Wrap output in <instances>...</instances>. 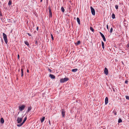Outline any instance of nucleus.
<instances>
[{
    "label": "nucleus",
    "instance_id": "5",
    "mask_svg": "<svg viewBox=\"0 0 129 129\" xmlns=\"http://www.w3.org/2000/svg\"><path fill=\"white\" fill-rule=\"evenodd\" d=\"M48 9L49 10V18H51L52 17V12L51 11V10L50 8V7H49L48 8Z\"/></svg>",
    "mask_w": 129,
    "mask_h": 129
},
{
    "label": "nucleus",
    "instance_id": "31",
    "mask_svg": "<svg viewBox=\"0 0 129 129\" xmlns=\"http://www.w3.org/2000/svg\"><path fill=\"white\" fill-rule=\"evenodd\" d=\"M22 123H21L19 124H17V126H18V127H20L22 125Z\"/></svg>",
    "mask_w": 129,
    "mask_h": 129
},
{
    "label": "nucleus",
    "instance_id": "24",
    "mask_svg": "<svg viewBox=\"0 0 129 129\" xmlns=\"http://www.w3.org/2000/svg\"><path fill=\"white\" fill-rule=\"evenodd\" d=\"M61 10L63 12H64V8L63 7H61Z\"/></svg>",
    "mask_w": 129,
    "mask_h": 129
},
{
    "label": "nucleus",
    "instance_id": "30",
    "mask_svg": "<svg viewBox=\"0 0 129 129\" xmlns=\"http://www.w3.org/2000/svg\"><path fill=\"white\" fill-rule=\"evenodd\" d=\"M125 97L126 99L129 100V96L128 95H126Z\"/></svg>",
    "mask_w": 129,
    "mask_h": 129
},
{
    "label": "nucleus",
    "instance_id": "33",
    "mask_svg": "<svg viewBox=\"0 0 129 129\" xmlns=\"http://www.w3.org/2000/svg\"><path fill=\"white\" fill-rule=\"evenodd\" d=\"M126 47L127 48V49H128L127 50H129L128 48L129 47V43L127 44Z\"/></svg>",
    "mask_w": 129,
    "mask_h": 129
},
{
    "label": "nucleus",
    "instance_id": "7",
    "mask_svg": "<svg viewBox=\"0 0 129 129\" xmlns=\"http://www.w3.org/2000/svg\"><path fill=\"white\" fill-rule=\"evenodd\" d=\"M99 33H100V35H101V37L103 38V41L105 42H106V39L105 38L104 36V35L102 33H101V32H100Z\"/></svg>",
    "mask_w": 129,
    "mask_h": 129
},
{
    "label": "nucleus",
    "instance_id": "26",
    "mask_svg": "<svg viewBox=\"0 0 129 129\" xmlns=\"http://www.w3.org/2000/svg\"><path fill=\"white\" fill-rule=\"evenodd\" d=\"M122 120L120 118L118 119V122L119 123H121V122H122Z\"/></svg>",
    "mask_w": 129,
    "mask_h": 129
},
{
    "label": "nucleus",
    "instance_id": "41",
    "mask_svg": "<svg viewBox=\"0 0 129 129\" xmlns=\"http://www.w3.org/2000/svg\"><path fill=\"white\" fill-rule=\"evenodd\" d=\"M1 41L2 42V43H3V40L2 38H1Z\"/></svg>",
    "mask_w": 129,
    "mask_h": 129
},
{
    "label": "nucleus",
    "instance_id": "17",
    "mask_svg": "<svg viewBox=\"0 0 129 129\" xmlns=\"http://www.w3.org/2000/svg\"><path fill=\"white\" fill-rule=\"evenodd\" d=\"M31 107L30 106L28 108V110H27V112H29L31 110Z\"/></svg>",
    "mask_w": 129,
    "mask_h": 129
},
{
    "label": "nucleus",
    "instance_id": "9",
    "mask_svg": "<svg viewBox=\"0 0 129 129\" xmlns=\"http://www.w3.org/2000/svg\"><path fill=\"white\" fill-rule=\"evenodd\" d=\"M104 72V74H105L106 75H107L108 74V70L107 68H105Z\"/></svg>",
    "mask_w": 129,
    "mask_h": 129
},
{
    "label": "nucleus",
    "instance_id": "22",
    "mask_svg": "<svg viewBox=\"0 0 129 129\" xmlns=\"http://www.w3.org/2000/svg\"><path fill=\"white\" fill-rule=\"evenodd\" d=\"M112 18L113 19H114L115 18V16L114 14L113 13L112 15Z\"/></svg>",
    "mask_w": 129,
    "mask_h": 129
},
{
    "label": "nucleus",
    "instance_id": "43",
    "mask_svg": "<svg viewBox=\"0 0 129 129\" xmlns=\"http://www.w3.org/2000/svg\"><path fill=\"white\" fill-rule=\"evenodd\" d=\"M27 72L28 73H29V70H28V69H27Z\"/></svg>",
    "mask_w": 129,
    "mask_h": 129
},
{
    "label": "nucleus",
    "instance_id": "23",
    "mask_svg": "<svg viewBox=\"0 0 129 129\" xmlns=\"http://www.w3.org/2000/svg\"><path fill=\"white\" fill-rule=\"evenodd\" d=\"M7 21L8 22H11V23L12 22V21L10 19H7Z\"/></svg>",
    "mask_w": 129,
    "mask_h": 129
},
{
    "label": "nucleus",
    "instance_id": "2",
    "mask_svg": "<svg viewBox=\"0 0 129 129\" xmlns=\"http://www.w3.org/2000/svg\"><path fill=\"white\" fill-rule=\"evenodd\" d=\"M69 80L68 78H64L61 79L60 80V83H63L68 81Z\"/></svg>",
    "mask_w": 129,
    "mask_h": 129
},
{
    "label": "nucleus",
    "instance_id": "18",
    "mask_svg": "<svg viewBox=\"0 0 129 129\" xmlns=\"http://www.w3.org/2000/svg\"><path fill=\"white\" fill-rule=\"evenodd\" d=\"M21 77H22L23 76V70L22 68L21 69Z\"/></svg>",
    "mask_w": 129,
    "mask_h": 129
},
{
    "label": "nucleus",
    "instance_id": "3",
    "mask_svg": "<svg viewBox=\"0 0 129 129\" xmlns=\"http://www.w3.org/2000/svg\"><path fill=\"white\" fill-rule=\"evenodd\" d=\"M25 107V106L24 105H22L21 106L19 107V109L20 111H22L24 109Z\"/></svg>",
    "mask_w": 129,
    "mask_h": 129
},
{
    "label": "nucleus",
    "instance_id": "34",
    "mask_svg": "<svg viewBox=\"0 0 129 129\" xmlns=\"http://www.w3.org/2000/svg\"><path fill=\"white\" fill-rule=\"evenodd\" d=\"M113 29L112 27H111L110 29V32L111 33H112L113 31Z\"/></svg>",
    "mask_w": 129,
    "mask_h": 129
},
{
    "label": "nucleus",
    "instance_id": "14",
    "mask_svg": "<svg viewBox=\"0 0 129 129\" xmlns=\"http://www.w3.org/2000/svg\"><path fill=\"white\" fill-rule=\"evenodd\" d=\"M0 122H1V123H2V124H3L4 123V119L3 118H1V119L0 120Z\"/></svg>",
    "mask_w": 129,
    "mask_h": 129
},
{
    "label": "nucleus",
    "instance_id": "10",
    "mask_svg": "<svg viewBox=\"0 0 129 129\" xmlns=\"http://www.w3.org/2000/svg\"><path fill=\"white\" fill-rule=\"evenodd\" d=\"M108 102V98L107 97H106L105 99V104L106 105L107 104Z\"/></svg>",
    "mask_w": 129,
    "mask_h": 129
},
{
    "label": "nucleus",
    "instance_id": "46",
    "mask_svg": "<svg viewBox=\"0 0 129 129\" xmlns=\"http://www.w3.org/2000/svg\"><path fill=\"white\" fill-rule=\"evenodd\" d=\"M49 124H50V121H49Z\"/></svg>",
    "mask_w": 129,
    "mask_h": 129
},
{
    "label": "nucleus",
    "instance_id": "37",
    "mask_svg": "<svg viewBox=\"0 0 129 129\" xmlns=\"http://www.w3.org/2000/svg\"><path fill=\"white\" fill-rule=\"evenodd\" d=\"M128 81L127 80H125V84H127Z\"/></svg>",
    "mask_w": 129,
    "mask_h": 129
},
{
    "label": "nucleus",
    "instance_id": "4",
    "mask_svg": "<svg viewBox=\"0 0 129 129\" xmlns=\"http://www.w3.org/2000/svg\"><path fill=\"white\" fill-rule=\"evenodd\" d=\"M90 8L92 14L94 16L95 14V12L94 9L92 7H90Z\"/></svg>",
    "mask_w": 129,
    "mask_h": 129
},
{
    "label": "nucleus",
    "instance_id": "20",
    "mask_svg": "<svg viewBox=\"0 0 129 129\" xmlns=\"http://www.w3.org/2000/svg\"><path fill=\"white\" fill-rule=\"evenodd\" d=\"M12 4V1L11 0H9L8 3L9 6H10Z\"/></svg>",
    "mask_w": 129,
    "mask_h": 129
},
{
    "label": "nucleus",
    "instance_id": "32",
    "mask_svg": "<svg viewBox=\"0 0 129 129\" xmlns=\"http://www.w3.org/2000/svg\"><path fill=\"white\" fill-rule=\"evenodd\" d=\"M115 8L116 10L118 9V6L117 5H116L115 6Z\"/></svg>",
    "mask_w": 129,
    "mask_h": 129
},
{
    "label": "nucleus",
    "instance_id": "21",
    "mask_svg": "<svg viewBox=\"0 0 129 129\" xmlns=\"http://www.w3.org/2000/svg\"><path fill=\"white\" fill-rule=\"evenodd\" d=\"M102 48L104 49V42L102 41Z\"/></svg>",
    "mask_w": 129,
    "mask_h": 129
},
{
    "label": "nucleus",
    "instance_id": "25",
    "mask_svg": "<svg viewBox=\"0 0 129 129\" xmlns=\"http://www.w3.org/2000/svg\"><path fill=\"white\" fill-rule=\"evenodd\" d=\"M90 30H91L92 32H94V30L92 27H90Z\"/></svg>",
    "mask_w": 129,
    "mask_h": 129
},
{
    "label": "nucleus",
    "instance_id": "16",
    "mask_svg": "<svg viewBox=\"0 0 129 129\" xmlns=\"http://www.w3.org/2000/svg\"><path fill=\"white\" fill-rule=\"evenodd\" d=\"M81 42L79 40L76 43H75V44H76V45H77L79 44Z\"/></svg>",
    "mask_w": 129,
    "mask_h": 129
},
{
    "label": "nucleus",
    "instance_id": "50",
    "mask_svg": "<svg viewBox=\"0 0 129 129\" xmlns=\"http://www.w3.org/2000/svg\"><path fill=\"white\" fill-rule=\"evenodd\" d=\"M103 129H105V128H103Z\"/></svg>",
    "mask_w": 129,
    "mask_h": 129
},
{
    "label": "nucleus",
    "instance_id": "39",
    "mask_svg": "<svg viewBox=\"0 0 129 129\" xmlns=\"http://www.w3.org/2000/svg\"><path fill=\"white\" fill-rule=\"evenodd\" d=\"M3 16L1 12L0 11V16Z\"/></svg>",
    "mask_w": 129,
    "mask_h": 129
},
{
    "label": "nucleus",
    "instance_id": "19",
    "mask_svg": "<svg viewBox=\"0 0 129 129\" xmlns=\"http://www.w3.org/2000/svg\"><path fill=\"white\" fill-rule=\"evenodd\" d=\"M78 71L77 69H73L72 70V71L73 72H76Z\"/></svg>",
    "mask_w": 129,
    "mask_h": 129
},
{
    "label": "nucleus",
    "instance_id": "40",
    "mask_svg": "<svg viewBox=\"0 0 129 129\" xmlns=\"http://www.w3.org/2000/svg\"><path fill=\"white\" fill-rule=\"evenodd\" d=\"M26 34H27L29 35V36H31V34L28 33H26Z\"/></svg>",
    "mask_w": 129,
    "mask_h": 129
},
{
    "label": "nucleus",
    "instance_id": "27",
    "mask_svg": "<svg viewBox=\"0 0 129 129\" xmlns=\"http://www.w3.org/2000/svg\"><path fill=\"white\" fill-rule=\"evenodd\" d=\"M50 35H51V38L52 40H53L54 39L53 37V36L52 35V33H51Z\"/></svg>",
    "mask_w": 129,
    "mask_h": 129
},
{
    "label": "nucleus",
    "instance_id": "44",
    "mask_svg": "<svg viewBox=\"0 0 129 129\" xmlns=\"http://www.w3.org/2000/svg\"><path fill=\"white\" fill-rule=\"evenodd\" d=\"M25 121H23L21 123L22 124H23L24 123Z\"/></svg>",
    "mask_w": 129,
    "mask_h": 129
},
{
    "label": "nucleus",
    "instance_id": "28",
    "mask_svg": "<svg viewBox=\"0 0 129 129\" xmlns=\"http://www.w3.org/2000/svg\"><path fill=\"white\" fill-rule=\"evenodd\" d=\"M37 41H38V40H37V39L36 40V39L35 40V44H36V45H38Z\"/></svg>",
    "mask_w": 129,
    "mask_h": 129
},
{
    "label": "nucleus",
    "instance_id": "6",
    "mask_svg": "<svg viewBox=\"0 0 129 129\" xmlns=\"http://www.w3.org/2000/svg\"><path fill=\"white\" fill-rule=\"evenodd\" d=\"M65 110L63 109H62L61 114H62V117H65Z\"/></svg>",
    "mask_w": 129,
    "mask_h": 129
},
{
    "label": "nucleus",
    "instance_id": "11",
    "mask_svg": "<svg viewBox=\"0 0 129 129\" xmlns=\"http://www.w3.org/2000/svg\"><path fill=\"white\" fill-rule=\"evenodd\" d=\"M49 76L51 78V79H54L55 78V76L52 74H50Z\"/></svg>",
    "mask_w": 129,
    "mask_h": 129
},
{
    "label": "nucleus",
    "instance_id": "8",
    "mask_svg": "<svg viewBox=\"0 0 129 129\" xmlns=\"http://www.w3.org/2000/svg\"><path fill=\"white\" fill-rule=\"evenodd\" d=\"M22 118L18 117L17 119V122L18 123H20L22 121Z\"/></svg>",
    "mask_w": 129,
    "mask_h": 129
},
{
    "label": "nucleus",
    "instance_id": "15",
    "mask_svg": "<svg viewBox=\"0 0 129 129\" xmlns=\"http://www.w3.org/2000/svg\"><path fill=\"white\" fill-rule=\"evenodd\" d=\"M45 119V117H43L41 119V123L43 122Z\"/></svg>",
    "mask_w": 129,
    "mask_h": 129
},
{
    "label": "nucleus",
    "instance_id": "38",
    "mask_svg": "<svg viewBox=\"0 0 129 129\" xmlns=\"http://www.w3.org/2000/svg\"><path fill=\"white\" fill-rule=\"evenodd\" d=\"M107 29L108 30H109V28L108 27V24L107 25Z\"/></svg>",
    "mask_w": 129,
    "mask_h": 129
},
{
    "label": "nucleus",
    "instance_id": "42",
    "mask_svg": "<svg viewBox=\"0 0 129 129\" xmlns=\"http://www.w3.org/2000/svg\"><path fill=\"white\" fill-rule=\"evenodd\" d=\"M38 29H39V27L38 26L37 27V28H36V29H37V30L38 31Z\"/></svg>",
    "mask_w": 129,
    "mask_h": 129
},
{
    "label": "nucleus",
    "instance_id": "47",
    "mask_svg": "<svg viewBox=\"0 0 129 129\" xmlns=\"http://www.w3.org/2000/svg\"><path fill=\"white\" fill-rule=\"evenodd\" d=\"M42 0H41L40 1V2H42Z\"/></svg>",
    "mask_w": 129,
    "mask_h": 129
},
{
    "label": "nucleus",
    "instance_id": "36",
    "mask_svg": "<svg viewBox=\"0 0 129 129\" xmlns=\"http://www.w3.org/2000/svg\"><path fill=\"white\" fill-rule=\"evenodd\" d=\"M48 71H49L50 73H51L52 72V70L49 68H48Z\"/></svg>",
    "mask_w": 129,
    "mask_h": 129
},
{
    "label": "nucleus",
    "instance_id": "35",
    "mask_svg": "<svg viewBox=\"0 0 129 129\" xmlns=\"http://www.w3.org/2000/svg\"><path fill=\"white\" fill-rule=\"evenodd\" d=\"M27 117H25L24 118V119L23 120V121H24L25 122L26 121V120H27Z\"/></svg>",
    "mask_w": 129,
    "mask_h": 129
},
{
    "label": "nucleus",
    "instance_id": "51",
    "mask_svg": "<svg viewBox=\"0 0 129 129\" xmlns=\"http://www.w3.org/2000/svg\"><path fill=\"white\" fill-rule=\"evenodd\" d=\"M111 1H112V0H110Z\"/></svg>",
    "mask_w": 129,
    "mask_h": 129
},
{
    "label": "nucleus",
    "instance_id": "12",
    "mask_svg": "<svg viewBox=\"0 0 129 129\" xmlns=\"http://www.w3.org/2000/svg\"><path fill=\"white\" fill-rule=\"evenodd\" d=\"M77 20L78 24L80 25V20L79 18L77 17Z\"/></svg>",
    "mask_w": 129,
    "mask_h": 129
},
{
    "label": "nucleus",
    "instance_id": "13",
    "mask_svg": "<svg viewBox=\"0 0 129 129\" xmlns=\"http://www.w3.org/2000/svg\"><path fill=\"white\" fill-rule=\"evenodd\" d=\"M24 43L26 45L28 46V47H29L30 46L29 43L27 41H25L24 42Z\"/></svg>",
    "mask_w": 129,
    "mask_h": 129
},
{
    "label": "nucleus",
    "instance_id": "45",
    "mask_svg": "<svg viewBox=\"0 0 129 129\" xmlns=\"http://www.w3.org/2000/svg\"><path fill=\"white\" fill-rule=\"evenodd\" d=\"M17 56L18 59H19V54Z\"/></svg>",
    "mask_w": 129,
    "mask_h": 129
},
{
    "label": "nucleus",
    "instance_id": "29",
    "mask_svg": "<svg viewBox=\"0 0 129 129\" xmlns=\"http://www.w3.org/2000/svg\"><path fill=\"white\" fill-rule=\"evenodd\" d=\"M113 113L114 114V115H117V113L116 111L114 110L113 112Z\"/></svg>",
    "mask_w": 129,
    "mask_h": 129
},
{
    "label": "nucleus",
    "instance_id": "1",
    "mask_svg": "<svg viewBox=\"0 0 129 129\" xmlns=\"http://www.w3.org/2000/svg\"><path fill=\"white\" fill-rule=\"evenodd\" d=\"M3 38L4 40L5 43L7 44L8 43V39L6 35L4 33H3Z\"/></svg>",
    "mask_w": 129,
    "mask_h": 129
},
{
    "label": "nucleus",
    "instance_id": "48",
    "mask_svg": "<svg viewBox=\"0 0 129 129\" xmlns=\"http://www.w3.org/2000/svg\"><path fill=\"white\" fill-rule=\"evenodd\" d=\"M2 17L1 18V19L2 20Z\"/></svg>",
    "mask_w": 129,
    "mask_h": 129
},
{
    "label": "nucleus",
    "instance_id": "49",
    "mask_svg": "<svg viewBox=\"0 0 129 129\" xmlns=\"http://www.w3.org/2000/svg\"><path fill=\"white\" fill-rule=\"evenodd\" d=\"M18 71H19V70H18Z\"/></svg>",
    "mask_w": 129,
    "mask_h": 129
}]
</instances>
